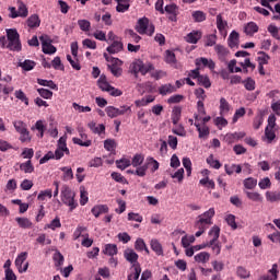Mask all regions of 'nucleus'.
Instances as JSON below:
<instances>
[{"label":"nucleus","mask_w":280,"mask_h":280,"mask_svg":"<svg viewBox=\"0 0 280 280\" xmlns=\"http://www.w3.org/2000/svg\"><path fill=\"white\" fill-rule=\"evenodd\" d=\"M214 215H215V209L210 208L208 211L197 217L194 225V228L197 229V232L195 233V237H200L207 231V229H209L211 224H213Z\"/></svg>","instance_id":"obj_1"},{"label":"nucleus","mask_w":280,"mask_h":280,"mask_svg":"<svg viewBox=\"0 0 280 280\" xmlns=\"http://www.w3.org/2000/svg\"><path fill=\"white\" fill-rule=\"evenodd\" d=\"M7 49L21 51V39L16 28H7Z\"/></svg>","instance_id":"obj_2"},{"label":"nucleus","mask_w":280,"mask_h":280,"mask_svg":"<svg viewBox=\"0 0 280 280\" xmlns=\"http://www.w3.org/2000/svg\"><path fill=\"white\" fill-rule=\"evenodd\" d=\"M154 31V24L150 22V19L144 16L138 20L136 24V32H138V34L153 36Z\"/></svg>","instance_id":"obj_3"},{"label":"nucleus","mask_w":280,"mask_h":280,"mask_svg":"<svg viewBox=\"0 0 280 280\" xmlns=\"http://www.w3.org/2000/svg\"><path fill=\"white\" fill-rule=\"evenodd\" d=\"M61 202H63L66 207H69L70 211L78 209L75 192L67 186L61 189Z\"/></svg>","instance_id":"obj_4"},{"label":"nucleus","mask_w":280,"mask_h":280,"mask_svg":"<svg viewBox=\"0 0 280 280\" xmlns=\"http://www.w3.org/2000/svg\"><path fill=\"white\" fill-rule=\"evenodd\" d=\"M145 158L142 154H136L131 159V165L135 167V172H132L136 176L143 177L148 172V165H145Z\"/></svg>","instance_id":"obj_5"},{"label":"nucleus","mask_w":280,"mask_h":280,"mask_svg":"<svg viewBox=\"0 0 280 280\" xmlns=\"http://www.w3.org/2000/svg\"><path fill=\"white\" fill-rule=\"evenodd\" d=\"M104 58L107 62H109L107 65L110 73H113V75H115V78H119V75H121V60L117 59V58H113L110 57L108 54L104 52Z\"/></svg>","instance_id":"obj_6"},{"label":"nucleus","mask_w":280,"mask_h":280,"mask_svg":"<svg viewBox=\"0 0 280 280\" xmlns=\"http://www.w3.org/2000/svg\"><path fill=\"white\" fill-rule=\"evenodd\" d=\"M65 154H70L67 147V135L59 138L57 141V149L55 150V161H60Z\"/></svg>","instance_id":"obj_7"},{"label":"nucleus","mask_w":280,"mask_h":280,"mask_svg":"<svg viewBox=\"0 0 280 280\" xmlns=\"http://www.w3.org/2000/svg\"><path fill=\"white\" fill-rule=\"evenodd\" d=\"M9 12L11 19H19V16L25 19L28 14L27 5L23 1H18V11L16 8L10 7Z\"/></svg>","instance_id":"obj_8"},{"label":"nucleus","mask_w":280,"mask_h":280,"mask_svg":"<svg viewBox=\"0 0 280 280\" xmlns=\"http://www.w3.org/2000/svg\"><path fill=\"white\" fill-rule=\"evenodd\" d=\"M27 260V252H22L15 258L14 265L20 275L23 272H27V268H30V262H25Z\"/></svg>","instance_id":"obj_9"},{"label":"nucleus","mask_w":280,"mask_h":280,"mask_svg":"<svg viewBox=\"0 0 280 280\" xmlns=\"http://www.w3.org/2000/svg\"><path fill=\"white\" fill-rule=\"evenodd\" d=\"M39 40L42 43V50L45 54H48L49 56H51V54H56L57 49L51 45V38L48 35H42Z\"/></svg>","instance_id":"obj_10"},{"label":"nucleus","mask_w":280,"mask_h":280,"mask_svg":"<svg viewBox=\"0 0 280 280\" xmlns=\"http://www.w3.org/2000/svg\"><path fill=\"white\" fill-rule=\"evenodd\" d=\"M196 67L200 69V67H207V69H210V71H214L215 69V61L213 59H208L206 57H199L195 60Z\"/></svg>","instance_id":"obj_11"},{"label":"nucleus","mask_w":280,"mask_h":280,"mask_svg":"<svg viewBox=\"0 0 280 280\" xmlns=\"http://www.w3.org/2000/svg\"><path fill=\"white\" fill-rule=\"evenodd\" d=\"M269 275L261 276L258 280H278L279 279V265L273 264L271 269L268 270Z\"/></svg>","instance_id":"obj_12"},{"label":"nucleus","mask_w":280,"mask_h":280,"mask_svg":"<svg viewBox=\"0 0 280 280\" xmlns=\"http://www.w3.org/2000/svg\"><path fill=\"white\" fill-rule=\"evenodd\" d=\"M124 257L131 266L139 264V255L133 249H126L124 252Z\"/></svg>","instance_id":"obj_13"},{"label":"nucleus","mask_w":280,"mask_h":280,"mask_svg":"<svg viewBox=\"0 0 280 280\" xmlns=\"http://www.w3.org/2000/svg\"><path fill=\"white\" fill-rule=\"evenodd\" d=\"M246 137L245 132H234V133H226L223 138L225 143H235V141H240V139H244Z\"/></svg>","instance_id":"obj_14"},{"label":"nucleus","mask_w":280,"mask_h":280,"mask_svg":"<svg viewBox=\"0 0 280 280\" xmlns=\"http://www.w3.org/2000/svg\"><path fill=\"white\" fill-rule=\"evenodd\" d=\"M208 242H219L220 240V226L213 225L208 232Z\"/></svg>","instance_id":"obj_15"},{"label":"nucleus","mask_w":280,"mask_h":280,"mask_svg":"<svg viewBox=\"0 0 280 280\" xmlns=\"http://www.w3.org/2000/svg\"><path fill=\"white\" fill-rule=\"evenodd\" d=\"M124 50V44L119 40H114L110 46L106 48L108 54H119V51Z\"/></svg>","instance_id":"obj_16"},{"label":"nucleus","mask_w":280,"mask_h":280,"mask_svg":"<svg viewBox=\"0 0 280 280\" xmlns=\"http://www.w3.org/2000/svg\"><path fill=\"white\" fill-rule=\"evenodd\" d=\"M244 32L247 36H253L259 32V26L255 22H248L244 27Z\"/></svg>","instance_id":"obj_17"},{"label":"nucleus","mask_w":280,"mask_h":280,"mask_svg":"<svg viewBox=\"0 0 280 280\" xmlns=\"http://www.w3.org/2000/svg\"><path fill=\"white\" fill-rule=\"evenodd\" d=\"M220 115L226 116L229 115V112L231 110V104L226 101V98L221 97L220 98V106H219Z\"/></svg>","instance_id":"obj_18"},{"label":"nucleus","mask_w":280,"mask_h":280,"mask_svg":"<svg viewBox=\"0 0 280 280\" xmlns=\"http://www.w3.org/2000/svg\"><path fill=\"white\" fill-rule=\"evenodd\" d=\"M207 248H211L212 253L215 255H220V253H222V244L220 241H208Z\"/></svg>","instance_id":"obj_19"},{"label":"nucleus","mask_w":280,"mask_h":280,"mask_svg":"<svg viewBox=\"0 0 280 280\" xmlns=\"http://www.w3.org/2000/svg\"><path fill=\"white\" fill-rule=\"evenodd\" d=\"M200 38H202V33L200 31H192L186 36V42L196 45Z\"/></svg>","instance_id":"obj_20"},{"label":"nucleus","mask_w":280,"mask_h":280,"mask_svg":"<svg viewBox=\"0 0 280 280\" xmlns=\"http://www.w3.org/2000/svg\"><path fill=\"white\" fill-rule=\"evenodd\" d=\"M165 12L167 14H171V16L168 18L170 21H176V16L178 14V5H176V4H167L165 7Z\"/></svg>","instance_id":"obj_21"},{"label":"nucleus","mask_w":280,"mask_h":280,"mask_svg":"<svg viewBox=\"0 0 280 280\" xmlns=\"http://www.w3.org/2000/svg\"><path fill=\"white\" fill-rule=\"evenodd\" d=\"M277 139V133L275 132V129H265V137H262V141L266 143H272Z\"/></svg>","instance_id":"obj_22"},{"label":"nucleus","mask_w":280,"mask_h":280,"mask_svg":"<svg viewBox=\"0 0 280 280\" xmlns=\"http://www.w3.org/2000/svg\"><path fill=\"white\" fill-rule=\"evenodd\" d=\"M92 213L95 218L101 217L103 213H108V206L100 205L92 208Z\"/></svg>","instance_id":"obj_23"},{"label":"nucleus","mask_w":280,"mask_h":280,"mask_svg":"<svg viewBox=\"0 0 280 280\" xmlns=\"http://www.w3.org/2000/svg\"><path fill=\"white\" fill-rule=\"evenodd\" d=\"M159 93H160V95H170L172 93H176V86H174L170 83L164 84V85L159 88Z\"/></svg>","instance_id":"obj_24"},{"label":"nucleus","mask_w":280,"mask_h":280,"mask_svg":"<svg viewBox=\"0 0 280 280\" xmlns=\"http://www.w3.org/2000/svg\"><path fill=\"white\" fill-rule=\"evenodd\" d=\"M194 126L197 128L199 139H207V136L209 135V128L207 125L200 126V122H195Z\"/></svg>","instance_id":"obj_25"},{"label":"nucleus","mask_w":280,"mask_h":280,"mask_svg":"<svg viewBox=\"0 0 280 280\" xmlns=\"http://www.w3.org/2000/svg\"><path fill=\"white\" fill-rule=\"evenodd\" d=\"M97 86L101 89V91H105V93L110 89V83H108V80L104 74H101V77L97 80Z\"/></svg>","instance_id":"obj_26"},{"label":"nucleus","mask_w":280,"mask_h":280,"mask_svg":"<svg viewBox=\"0 0 280 280\" xmlns=\"http://www.w3.org/2000/svg\"><path fill=\"white\" fill-rule=\"evenodd\" d=\"M229 46L233 49L234 47H237L240 45V33L232 31V33L229 36Z\"/></svg>","instance_id":"obj_27"},{"label":"nucleus","mask_w":280,"mask_h":280,"mask_svg":"<svg viewBox=\"0 0 280 280\" xmlns=\"http://www.w3.org/2000/svg\"><path fill=\"white\" fill-rule=\"evenodd\" d=\"M214 50L217 51L219 60H224L226 56H229V49H226V47L223 45H215Z\"/></svg>","instance_id":"obj_28"},{"label":"nucleus","mask_w":280,"mask_h":280,"mask_svg":"<svg viewBox=\"0 0 280 280\" xmlns=\"http://www.w3.org/2000/svg\"><path fill=\"white\" fill-rule=\"evenodd\" d=\"M26 25L31 28L40 27V18L37 14L31 15L26 21Z\"/></svg>","instance_id":"obj_29"},{"label":"nucleus","mask_w":280,"mask_h":280,"mask_svg":"<svg viewBox=\"0 0 280 280\" xmlns=\"http://www.w3.org/2000/svg\"><path fill=\"white\" fill-rule=\"evenodd\" d=\"M117 7L116 10L117 12H128L130 9V0H116Z\"/></svg>","instance_id":"obj_30"},{"label":"nucleus","mask_w":280,"mask_h":280,"mask_svg":"<svg viewBox=\"0 0 280 280\" xmlns=\"http://www.w3.org/2000/svg\"><path fill=\"white\" fill-rule=\"evenodd\" d=\"M265 196H266V200L268 202H279V200H280V190L267 191Z\"/></svg>","instance_id":"obj_31"},{"label":"nucleus","mask_w":280,"mask_h":280,"mask_svg":"<svg viewBox=\"0 0 280 280\" xmlns=\"http://www.w3.org/2000/svg\"><path fill=\"white\" fill-rule=\"evenodd\" d=\"M104 255H108L109 257H115L117 255L118 249L115 244H106L103 249Z\"/></svg>","instance_id":"obj_32"},{"label":"nucleus","mask_w":280,"mask_h":280,"mask_svg":"<svg viewBox=\"0 0 280 280\" xmlns=\"http://www.w3.org/2000/svg\"><path fill=\"white\" fill-rule=\"evenodd\" d=\"M210 258L211 254L207 252H200L199 254L195 255V261H197L198 264H207Z\"/></svg>","instance_id":"obj_33"},{"label":"nucleus","mask_w":280,"mask_h":280,"mask_svg":"<svg viewBox=\"0 0 280 280\" xmlns=\"http://www.w3.org/2000/svg\"><path fill=\"white\" fill-rule=\"evenodd\" d=\"M150 246H151L152 250H153L156 255H163V246L161 245V243L159 242V240H156V238L151 240Z\"/></svg>","instance_id":"obj_34"},{"label":"nucleus","mask_w":280,"mask_h":280,"mask_svg":"<svg viewBox=\"0 0 280 280\" xmlns=\"http://www.w3.org/2000/svg\"><path fill=\"white\" fill-rule=\"evenodd\" d=\"M213 124L219 130H222V128H226L229 126V120H226L224 116H219L213 119Z\"/></svg>","instance_id":"obj_35"},{"label":"nucleus","mask_w":280,"mask_h":280,"mask_svg":"<svg viewBox=\"0 0 280 280\" xmlns=\"http://www.w3.org/2000/svg\"><path fill=\"white\" fill-rule=\"evenodd\" d=\"M15 222H18L20 229H32V221L27 218H15Z\"/></svg>","instance_id":"obj_36"},{"label":"nucleus","mask_w":280,"mask_h":280,"mask_svg":"<svg viewBox=\"0 0 280 280\" xmlns=\"http://www.w3.org/2000/svg\"><path fill=\"white\" fill-rule=\"evenodd\" d=\"M183 113V108L176 106L173 108L172 110V121L174 124V126H176L178 124V121H180V115Z\"/></svg>","instance_id":"obj_37"},{"label":"nucleus","mask_w":280,"mask_h":280,"mask_svg":"<svg viewBox=\"0 0 280 280\" xmlns=\"http://www.w3.org/2000/svg\"><path fill=\"white\" fill-rule=\"evenodd\" d=\"M20 170L21 172H24V174H32V172H34V165L32 164V161L28 160L20 164Z\"/></svg>","instance_id":"obj_38"},{"label":"nucleus","mask_w":280,"mask_h":280,"mask_svg":"<svg viewBox=\"0 0 280 280\" xmlns=\"http://www.w3.org/2000/svg\"><path fill=\"white\" fill-rule=\"evenodd\" d=\"M147 170L151 168V172H156L159 170V161L154 160V158H147L145 160Z\"/></svg>","instance_id":"obj_39"},{"label":"nucleus","mask_w":280,"mask_h":280,"mask_svg":"<svg viewBox=\"0 0 280 280\" xmlns=\"http://www.w3.org/2000/svg\"><path fill=\"white\" fill-rule=\"evenodd\" d=\"M13 128H15V131L20 135L21 132H25L27 130V124H25L23 120H14Z\"/></svg>","instance_id":"obj_40"},{"label":"nucleus","mask_w":280,"mask_h":280,"mask_svg":"<svg viewBox=\"0 0 280 280\" xmlns=\"http://www.w3.org/2000/svg\"><path fill=\"white\" fill-rule=\"evenodd\" d=\"M245 189H255L257 187V179L255 177H248L243 180Z\"/></svg>","instance_id":"obj_41"},{"label":"nucleus","mask_w":280,"mask_h":280,"mask_svg":"<svg viewBox=\"0 0 280 280\" xmlns=\"http://www.w3.org/2000/svg\"><path fill=\"white\" fill-rule=\"evenodd\" d=\"M52 196L54 192L51 191V189L42 190L37 196V200H39L40 202H45L47 198L51 199Z\"/></svg>","instance_id":"obj_42"},{"label":"nucleus","mask_w":280,"mask_h":280,"mask_svg":"<svg viewBox=\"0 0 280 280\" xmlns=\"http://www.w3.org/2000/svg\"><path fill=\"white\" fill-rule=\"evenodd\" d=\"M52 259L55 261V266L57 268H60L61 266H63L65 264V256H62V254L60 252H55Z\"/></svg>","instance_id":"obj_43"},{"label":"nucleus","mask_w":280,"mask_h":280,"mask_svg":"<svg viewBox=\"0 0 280 280\" xmlns=\"http://www.w3.org/2000/svg\"><path fill=\"white\" fill-rule=\"evenodd\" d=\"M136 250H144L147 255H150V249H148V246L145 245V241L143 238H138L135 243Z\"/></svg>","instance_id":"obj_44"},{"label":"nucleus","mask_w":280,"mask_h":280,"mask_svg":"<svg viewBox=\"0 0 280 280\" xmlns=\"http://www.w3.org/2000/svg\"><path fill=\"white\" fill-rule=\"evenodd\" d=\"M105 113L107 117H110V119H115V117H119V108L115 106H107L105 108Z\"/></svg>","instance_id":"obj_45"},{"label":"nucleus","mask_w":280,"mask_h":280,"mask_svg":"<svg viewBox=\"0 0 280 280\" xmlns=\"http://www.w3.org/2000/svg\"><path fill=\"white\" fill-rule=\"evenodd\" d=\"M37 83L40 86H48V89H52V91L58 90V85H56V83H54L51 80L37 79Z\"/></svg>","instance_id":"obj_46"},{"label":"nucleus","mask_w":280,"mask_h":280,"mask_svg":"<svg viewBox=\"0 0 280 280\" xmlns=\"http://www.w3.org/2000/svg\"><path fill=\"white\" fill-rule=\"evenodd\" d=\"M67 60L70 62L72 69L75 71H80L82 69V66H80V61L78 60V57H71V55H67Z\"/></svg>","instance_id":"obj_47"},{"label":"nucleus","mask_w":280,"mask_h":280,"mask_svg":"<svg viewBox=\"0 0 280 280\" xmlns=\"http://www.w3.org/2000/svg\"><path fill=\"white\" fill-rule=\"evenodd\" d=\"M104 148L107 150V152H115V149L117 148V142H115V139H106L104 141Z\"/></svg>","instance_id":"obj_48"},{"label":"nucleus","mask_w":280,"mask_h":280,"mask_svg":"<svg viewBox=\"0 0 280 280\" xmlns=\"http://www.w3.org/2000/svg\"><path fill=\"white\" fill-rule=\"evenodd\" d=\"M228 25L229 24L222 19L221 14L217 15V27L221 34L226 31Z\"/></svg>","instance_id":"obj_49"},{"label":"nucleus","mask_w":280,"mask_h":280,"mask_svg":"<svg viewBox=\"0 0 280 280\" xmlns=\"http://www.w3.org/2000/svg\"><path fill=\"white\" fill-rule=\"evenodd\" d=\"M89 202V191H86V188L80 187V205L81 207H84Z\"/></svg>","instance_id":"obj_50"},{"label":"nucleus","mask_w":280,"mask_h":280,"mask_svg":"<svg viewBox=\"0 0 280 280\" xmlns=\"http://www.w3.org/2000/svg\"><path fill=\"white\" fill-rule=\"evenodd\" d=\"M194 242H196V236L194 235H190V236L185 235L182 237V246L184 248H189V246H191Z\"/></svg>","instance_id":"obj_51"},{"label":"nucleus","mask_w":280,"mask_h":280,"mask_svg":"<svg viewBox=\"0 0 280 280\" xmlns=\"http://www.w3.org/2000/svg\"><path fill=\"white\" fill-rule=\"evenodd\" d=\"M197 110L199 115H195L196 121H200V115H207V110L205 109V103L202 101L197 102Z\"/></svg>","instance_id":"obj_52"},{"label":"nucleus","mask_w":280,"mask_h":280,"mask_svg":"<svg viewBox=\"0 0 280 280\" xmlns=\"http://www.w3.org/2000/svg\"><path fill=\"white\" fill-rule=\"evenodd\" d=\"M130 165L131 161L126 158L116 161V167H118V170H126V167H130Z\"/></svg>","instance_id":"obj_53"},{"label":"nucleus","mask_w":280,"mask_h":280,"mask_svg":"<svg viewBox=\"0 0 280 280\" xmlns=\"http://www.w3.org/2000/svg\"><path fill=\"white\" fill-rule=\"evenodd\" d=\"M47 128L45 127V122L43 120H37L35 124V130H38V137L43 139L45 137V130Z\"/></svg>","instance_id":"obj_54"},{"label":"nucleus","mask_w":280,"mask_h":280,"mask_svg":"<svg viewBox=\"0 0 280 280\" xmlns=\"http://www.w3.org/2000/svg\"><path fill=\"white\" fill-rule=\"evenodd\" d=\"M165 62L172 66L176 65V55L174 54V51H171V50L165 51Z\"/></svg>","instance_id":"obj_55"},{"label":"nucleus","mask_w":280,"mask_h":280,"mask_svg":"<svg viewBox=\"0 0 280 280\" xmlns=\"http://www.w3.org/2000/svg\"><path fill=\"white\" fill-rule=\"evenodd\" d=\"M126 36L127 38H129V40H131L132 43H139V40H141V36H139V34H137L135 31L132 30H127L126 31Z\"/></svg>","instance_id":"obj_56"},{"label":"nucleus","mask_w":280,"mask_h":280,"mask_svg":"<svg viewBox=\"0 0 280 280\" xmlns=\"http://www.w3.org/2000/svg\"><path fill=\"white\" fill-rule=\"evenodd\" d=\"M61 172H63V180H73V170L69 166L61 167Z\"/></svg>","instance_id":"obj_57"},{"label":"nucleus","mask_w":280,"mask_h":280,"mask_svg":"<svg viewBox=\"0 0 280 280\" xmlns=\"http://www.w3.org/2000/svg\"><path fill=\"white\" fill-rule=\"evenodd\" d=\"M19 66L22 67V69L24 71H32V69H34V67H36V62H34L32 60H24L23 62H20Z\"/></svg>","instance_id":"obj_58"},{"label":"nucleus","mask_w":280,"mask_h":280,"mask_svg":"<svg viewBox=\"0 0 280 280\" xmlns=\"http://www.w3.org/2000/svg\"><path fill=\"white\" fill-rule=\"evenodd\" d=\"M246 196L249 200H253V202H261L264 200V197H261L259 192L246 191Z\"/></svg>","instance_id":"obj_59"},{"label":"nucleus","mask_w":280,"mask_h":280,"mask_svg":"<svg viewBox=\"0 0 280 280\" xmlns=\"http://www.w3.org/2000/svg\"><path fill=\"white\" fill-rule=\"evenodd\" d=\"M154 66L151 62H147V63H141V68H140V73L142 75H145L147 73H150V71H153Z\"/></svg>","instance_id":"obj_60"},{"label":"nucleus","mask_w":280,"mask_h":280,"mask_svg":"<svg viewBox=\"0 0 280 280\" xmlns=\"http://www.w3.org/2000/svg\"><path fill=\"white\" fill-rule=\"evenodd\" d=\"M197 81L201 86H205V89H209L211 86V81L207 75H199Z\"/></svg>","instance_id":"obj_61"},{"label":"nucleus","mask_w":280,"mask_h":280,"mask_svg":"<svg viewBox=\"0 0 280 280\" xmlns=\"http://www.w3.org/2000/svg\"><path fill=\"white\" fill-rule=\"evenodd\" d=\"M20 141L22 143H30V141H32V135H30L28 129H26L25 131L20 132Z\"/></svg>","instance_id":"obj_62"},{"label":"nucleus","mask_w":280,"mask_h":280,"mask_svg":"<svg viewBox=\"0 0 280 280\" xmlns=\"http://www.w3.org/2000/svg\"><path fill=\"white\" fill-rule=\"evenodd\" d=\"M62 223H60V218L56 217L49 224L46 225V229H51V231H56V229H60Z\"/></svg>","instance_id":"obj_63"},{"label":"nucleus","mask_w":280,"mask_h":280,"mask_svg":"<svg viewBox=\"0 0 280 280\" xmlns=\"http://www.w3.org/2000/svg\"><path fill=\"white\" fill-rule=\"evenodd\" d=\"M243 84L246 91H255V81L253 78H247L245 81H243Z\"/></svg>","instance_id":"obj_64"}]
</instances>
